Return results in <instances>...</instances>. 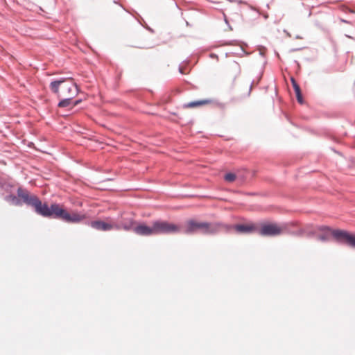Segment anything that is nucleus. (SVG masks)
<instances>
[{
	"label": "nucleus",
	"mask_w": 355,
	"mask_h": 355,
	"mask_svg": "<svg viewBox=\"0 0 355 355\" xmlns=\"http://www.w3.org/2000/svg\"><path fill=\"white\" fill-rule=\"evenodd\" d=\"M227 227V225L220 223H207L190 219L185 223L184 232L186 234L199 232L203 234H213Z\"/></svg>",
	"instance_id": "obj_1"
},
{
	"label": "nucleus",
	"mask_w": 355,
	"mask_h": 355,
	"mask_svg": "<svg viewBox=\"0 0 355 355\" xmlns=\"http://www.w3.org/2000/svg\"><path fill=\"white\" fill-rule=\"evenodd\" d=\"M49 87L58 98H74L79 92L77 85L72 79L53 81Z\"/></svg>",
	"instance_id": "obj_2"
},
{
	"label": "nucleus",
	"mask_w": 355,
	"mask_h": 355,
	"mask_svg": "<svg viewBox=\"0 0 355 355\" xmlns=\"http://www.w3.org/2000/svg\"><path fill=\"white\" fill-rule=\"evenodd\" d=\"M51 217L59 218L67 223H76L85 218V215L76 211L68 212L61 205L54 203L51 205Z\"/></svg>",
	"instance_id": "obj_3"
},
{
	"label": "nucleus",
	"mask_w": 355,
	"mask_h": 355,
	"mask_svg": "<svg viewBox=\"0 0 355 355\" xmlns=\"http://www.w3.org/2000/svg\"><path fill=\"white\" fill-rule=\"evenodd\" d=\"M154 234H173L180 231V226L166 221H156L153 223Z\"/></svg>",
	"instance_id": "obj_4"
},
{
	"label": "nucleus",
	"mask_w": 355,
	"mask_h": 355,
	"mask_svg": "<svg viewBox=\"0 0 355 355\" xmlns=\"http://www.w3.org/2000/svg\"><path fill=\"white\" fill-rule=\"evenodd\" d=\"M283 227L276 223H263L260 225L258 233L263 236H275L281 234Z\"/></svg>",
	"instance_id": "obj_5"
},
{
	"label": "nucleus",
	"mask_w": 355,
	"mask_h": 355,
	"mask_svg": "<svg viewBox=\"0 0 355 355\" xmlns=\"http://www.w3.org/2000/svg\"><path fill=\"white\" fill-rule=\"evenodd\" d=\"M90 226L99 231H110L112 230H121V226L112 221L111 218H107L106 221L94 220L90 223Z\"/></svg>",
	"instance_id": "obj_6"
},
{
	"label": "nucleus",
	"mask_w": 355,
	"mask_h": 355,
	"mask_svg": "<svg viewBox=\"0 0 355 355\" xmlns=\"http://www.w3.org/2000/svg\"><path fill=\"white\" fill-rule=\"evenodd\" d=\"M332 236L338 241H344L347 245L355 248V234L341 230H332Z\"/></svg>",
	"instance_id": "obj_7"
},
{
	"label": "nucleus",
	"mask_w": 355,
	"mask_h": 355,
	"mask_svg": "<svg viewBox=\"0 0 355 355\" xmlns=\"http://www.w3.org/2000/svg\"><path fill=\"white\" fill-rule=\"evenodd\" d=\"M32 206L35 208V211L38 214L42 215V216L44 217L51 218V207H49L47 204H42L38 198H37V200L35 201Z\"/></svg>",
	"instance_id": "obj_8"
},
{
	"label": "nucleus",
	"mask_w": 355,
	"mask_h": 355,
	"mask_svg": "<svg viewBox=\"0 0 355 355\" xmlns=\"http://www.w3.org/2000/svg\"><path fill=\"white\" fill-rule=\"evenodd\" d=\"M133 231L137 234L141 236H150L154 234V225L152 227H148L145 224H140L133 228Z\"/></svg>",
	"instance_id": "obj_9"
},
{
	"label": "nucleus",
	"mask_w": 355,
	"mask_h": 355,
	"mask_svg": "<svg viewBox=\"0 0 355 355\" xmlns=\"http://www.w3.org/2000/svg\"><path fill=\"white\" fill-rule=\"evenodd\" d=\"M214 103V100L211 98H205L202 100H198L192 102H189L183 105V107L185 109L196 108L198 107H202L209 105Z\"/></svg>",
	"instance_id": "obj_10"
},
{
	"label": "nucleus",
	"mask_w": 355,
	"mask_h": 355,
	"mask_svg": "<svg viewBox=\"0 0 355 355\" xmlns=\"http://www.w3.org/2000/svg\"><path fill=\"white\" fill-rule=\"evenodd\" d=\"M17 195L21 198L27 205H33L37 197L34 195H30L28 191L19 188L17 190Z\"/></svg>",
	"instance_id": "obj_11"
},
{
	"label": "nucleus",
	"mask_w": 355,
	"mask_h": 355,
	"mask_svg": "<svg viewBox=\"0 0 355 355\" xmlns=\"http://www.w3.org/2000/svg\"><path fill=\"white\" fill-rule=\"evenodd\" d=\"M234 228L240 233H250L256 230V227L253 224L237 225Z\"/></svg>",
	"instance_id": "obj_12"
},
{
	"label": "nucleus",
	"mask_w": 355,
	"mask_h": 355,
	"mask_svg": "<svg viewBox=\"0 0 355 355\" xmlns=\"http://www.w3.org/2000/svg\"><path fill=\"white\" fill-rule=\"evenodd\" d=\"M318 230L320 231H321V232H324L323 234H321V235L318 236V239H320L322 241H327L329 239V233H331L332 234L331 231L333 230H331L328 226H321V227H319Z\"/></svg>",
	"instance_id": "obj_13"
},
{
	"label": "nucleus",
	"mask_w": 355,
	"mask_h": 355,
	"mask_svg": "<svg viewBox=\"0 0 355 355\" xmlns=\"http://www.w3.org/2000/svg\"><path fill=\"white\" fill-rule=\"evenodd\" d=\"M121 226V230H124L125 231H128L130 230H133L135 225V221L132 218H130L128 220H125L119 224Z\"/></svg>",
	"instance_id": "obj_14"
},
{
	"label": "nucleus",
	"mask_w": 355,
	"mask_h": 355,
	"mask_svg": "<svg viewBox=\"0 0 355 355\" xmlns=\"http://www.w3.org/2000/svg\"><path fill=\"white\" fill-rule=\"evenodd\" d=\"M62 100L59 102L58 106L59 107H67L72 105L73 98H60Z\"/></svg>",
	"instance_id": "obj_15"
},
{
	"label": "nucleus",
	"mask_w": 355,
	"mask_h": 355,
	"mask_svg": "<svg viewBox=\"0 0 355 355\" xmlns=\"http://www.w3.org/2000/svg\"><path fill=\"white\" fill-rule=\"evenodd\" d=\"M225 180L227 182H234L236 180V175L234 174V173H227L225 175Z\"/></svg>",
	"instance_id": "obj_16"
},
{
	"label": "nucleus",
	"mask_w": 355,
	"mask_h": 355,
	"mask_svg": "<svg viewBox=\"0 0 355 355\" xmlns=\"http://www.w3.org/2000/svg\"><path fill=\"white\" fill-rule=\"evenodd\" d=\"M6 200L8 202H12V204L17 205L18 203V199L14 195H10V196H6Z\"/></svg>",
	"instance_id": "obj_17"
},
{
	"label": "nucleus",
	"mask_w": 355,
	"mask_h": 355,
	"mask_svg": "<svg viewBox=\"0 0 355 355\" xmlns=\"http://www.w3.org/2000/svg\"><path fill=\"white\" fill-rule=\"evenodd\" d=\"M291 83H292L293 87L294 88L295 92V93L300 92H301L300 87L293 78H291Z\"/></svg>",
	"instance_id": "obj_18"
},
{
	"label": "nucleus",
	"mask_w": 355,
	"mask_h": 355,
	"mask_svg": "<svg viewBox=\"0 0 355 355\" xmlns=\"http://www.w3.org/2000/svg\"><path fill=\"white\" fill-rule=\"evenodd\" d=\"M295 95H296V97H297V101L300 103H303V99H302V94H301V92H299V93H295Z\"/></svg>",
	"instance_id": "obj_19"
},
{
	"label": "nucleus",
	"mask_w": 355,
	"mask_h": 355,
	"mask_svg": "<svg viewBox=\"0 0 355 355\" xmlns=\"http://www.w3.org/2000/svg\"><path fill=\"white\" fill-rule=\"evenodd\" d=\"M81 102V100H77L73 104H72V107H74L77 105H78Z\"/></svg>",
	"instance_id": "obj_20"
},
{
	"label": "nucleus",
	"mask_w": 355,
	"mask_h": 355,
	"mask_svg": "<svg viewBox=\"0 0 355 355\" xmlns=\"http://www.w3.org/2000/svg\"><path fill=\"white\" fill-rule=\"evenodd\" d=\"M347 10H348L349 12H353V11H352V10H350V9H347Z\"/></svg>",
	"instance_id": "obj_21"
}]
</instances>
